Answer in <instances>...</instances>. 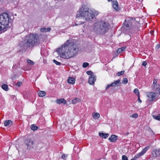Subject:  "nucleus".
<instances>
[{
  "instance_id": "obj_6",
  "label": "nucleus",
  "mask_w": 160,
  "mask_h": 160,
  "mask_svg": "<svg viewBox=\"0 0 160 160\" xmlns=\"http://www.w3.org/2000/svg\"><path fill=\"white\" fill-rule=\"evenodd\" d=\"M158 95L156 92H149L147 93V97L150 101H152L158 99Z\"/></svg>"
},
{
  "instance_id": "obj_30",
  "label": "nucleus",
  "mask_w": 160,
  "mask_h": 160,
  "mask_svg": "<svg viewBox=\"0 0 160 160\" xmlns=\"http://www.w3.org/2000/svg\"><path fill=\"white\" fill-rule=\"evenodd\" d=\"M89 65V63L86 62H84L82 64V67L84 68H86Z\"/></svg>"
},
{
  "instance_id": "obj_5",
  "label": "nucleus",
  "mask_w": 160,
  "mask_h": 160,
  "mask_svg": "<svg viewBox=\"0 0 160 160\" xmlns=\"http://www.w3.org/2000/svg\"><path fill=\"white\" fill-rule=\"evenodd\" d=\"M0 23L7 28L8 25L9 19L8 15L6 13H4L0 15Z\"/></svg>"
},
{
  "instance_id": "obj_10",
  "label": "nucleus",
  "mask_w": 160,
  "mask_h": 160,
  "mask_svg": "<svg viewBox=\"0 0 160 160\" xmlns=\"http://www.w3.org/2000/svg\"><path fill=\"white\" fill-rule=\"evenodd\" d=\"M112 6L113 8L116 11L119 10L118 3L117 1H113L112 2Z\"/></svg>"
},
{
  "instance_id": "obj_25",
  "label": "nucleus",
  "mask_w": 160,
  "mask_h": 160,
  "mask_svg": "<svg viewBox=\"0 0 160 160\" xmlns=\"http://www.w3.org/2000/svg\"><path fill=\"white\" fill-rule=\"evenodd\" d=\"M38 128V127L35 125L34 124L32 125L31 127V129L33 131L37 130Z\"/></svg>"
},
{
  "instance_id": "obj_3",
  "label": "nucleus",
  "mask_w": 160,
  "mask_h": 160,
  "mask_svg": "<svg viewBox=\"0 0 160 160\" xmlns=\"http://www.w3.org/2000/svg\"><path fill=\"white\" fill-rule=\"evenodd\" d=\"M109 26L108 23L100 21L95 23L91 27V29L97 33L102 34L108 30Z\"/></svg>"
},
{
  "instance_id": "obj_9",
  "label": "nucleus",
  "mask_w": 160,
  "mask_h": 160,
  "mask_svg": "<svg viewBox=\"0 0 160 160\" xmlns=\"http://www.w3.org/2000/svg\"><path fill=\"white\" fill-rule=\"evenodd\" d=\"M120 80H117L114 81L112 83L108 85L107 86L106 89H107L108 88H110V87H113L117 85L120 82Z\"/></svg>"
},
{
  "instance_id": "obj_23",
  "label": "nucleus",
  "mask_w": 160,
  "mask_h": 160,
  "mask_svg": "<svg viewBox=\"0 0 160 160\" xmlns=\"http://www.w3.org/2000/svg\"><path fill=\"white\" fill-rule=\"evenodd\" d=\"M153 118L155 119L160 121V114H158L157 115H152Z\"/></svg>"
},
{
  "instance_id": "obj_32",
  "label": "nucleus",
  "mask_w": 160,
  "mask_h": 160,
  "mask_svg": "<svg viewBox=\"0 0 160 160\" xmlns=\"http://www.w3.org/2000/svg\"><path fill=\"white\" fill-rule=\"evenodd\" d=\"M158 79H154L153 81V85H152V87L154 86L155 84H157V82Z\"/></svg>"
},
{
  "instance_id": "obj_2",
  "label": "nucleus",
  "mask_w": 160,
  "mask_h": 160,
  "mask_svg": "<svg viewBox=\"0 0 160 160\" xmlns=\"http://www.w3.org/2000/svg\"><path fill=\"white\" fill-rule=\"evenodd\" d=\"M78 11L79 14L77 15V17H83L86 21L91 20L94 17L93 12L86 6H83L80 8Z\"/></svg>"
},
{
  "instance_id": "obj_22",
  "label": "nucleus",
  "mask_w": 160,
  "mask_h": 160,
  "mask_svg": "<svg viewBox=\"0 0 160 160\" xmlns=\"http://www.w3.org/2000/svg\"><path fill=\"white\" fill-rule=\"evenodd\" d=\"M7 29L6 28V26H4V25H2L1 23H0V31H3V32L5 31Z\"/></svg>"
},
{
  "instance_id": "obj_7",
  "label": "nucleus",
  "mask_w": 160,
  "mask_h": 160,
  "mask_svg": "<svg viewBox=\"0 0 160 160\" xmlns=\"http://www.w3.org/2000/svg\"><path fill=\"white\" fill-rule=\"evenodd\" d=\"M149 148V146H147L145 147L138 154L136 155L133 158L134 160L140 158L141 156L144 155Z\"/></svg>"
},
{
  "instance_id": "obj_41",
  "label": "nucleus",
  "mask_w": 160,
  "mask_h": 160,
  "mask_svg": "<svg viewBox=\"0 0 160 160\" xmlns=\"http://www.w3.org/2000/svg\"><path fill=\"white\" fill-rule=\"evenodd\" d=\"M159 151L158 150H156L155 152V154L157 156H158V155H159V154H160V153H159Z\"/></svg>"
},
{
  "instance_id": "obj_21",
  "label": "nucleus",
  "mask_w": 160,
  "mask_h": 160,
  "mask_svg": "<svg viewBox=\"0 0 160 160\" xmlns=\"http://www.w3.org/2000/svg\"><path fill=\"white\" fill-rule=\"evenodd\" d=\"M80 101V100L79 98H75L72 101V103L74 104H75Z\"/></svg>"
},
{
  "instance_id": "obj_36",
  "label": "nucleus",
  "mask_w": 160,
  "mask_h": 160,
  "mask_svg": "<svg viewBox=\"0 0 160 160\" xmlns=\"http://www.w3.org/2000/svg\"><path fill=\"white\" fill-rule=\"evenodd\" d=\"M22 85V83L21 82H18L16 84L17 86H18V87H20Z\"/></svg>"
},
{
  "instance_id": "obj_46",
  "label": "nucleus",
  "mask_w": 160,
  "mask_h": 160,
  "mask_svg": "<svg viewBox=\"0 0 160 160\" xmlns=\"http://www.w3.org/2000/svg\"><path fill=\"white\" fill-rule=\"evenodd\" d=\"M76 24V25H77V24Z\"/></svg>"
},
{
  "instance_id": "obj_33",
  "label": "nucleus",
  "mask_w": 160,
  "mask_h": 160,
  "mask_svg": "<svg viewBox=\"0 0 160 160\" xmlns=\"http://www.w3.org/2000/svg\"><path fill=\"white\" fill-rule=\"evenodd\" d=\"M40 31L42 32H46V28H41L40 29Z\"/></svg>"
},
{
  "instance_id": "obj_15",
  "label": "nucleus",
  "mask_w": 160,
  "mask_h": 160,
  "mask_svg": "<svg viewBox=\"0 0 160 160\" xmlns=\"http://www.w3.org/2000/svg\"><path fill=\"white\" fill-rule=\"evenodd\" d=\"M75 82V79L73 77H69L67 80V82L68 83L71 84H73Z\"/></svg>"
},
{
  "instance_id": "obj_18",
  "label": "nucleus",
  "mask_w": 160,
  "mask_h": 160,
  "mask_svg": "<svg viewBox=\"0 0 160 160\" xmlns=\"http://www.w3.org/2000/svg\"><path fill=\"white\" fill-rule=\"evenodd\" d=\"M38 94L39 97H43L45 96L46 92L44 91H39L38 92Z\"/></svg>"
},
{
  "instance_id": "obj_31",
  "label": "nucleus",
  "mask_w": 160,
  "mask_h": 160,
  "mask_svg": "<svg viewBox=\"0 0 160 160\" xmlns=\"http://www.w3.org/2000/svg\"><path fill=\"white\" fill-rule=\"evenodd\" d=\"M53 62L55 63L57 65H61V63L58 61H57L55 59H54L53 60Z\"/></svg>"
},
{
  "instance_id": "obj_37",
  "label": "nucleus",
  "mask_w": 160,
  "mask_h": 160,
  "mask_svg": "<svg viewBox=\"0 0 160 160\" xmlns=\"http://www.w3.org/2000/svg\"><path fill=\"white\" fill-rule=\"evenodd\" d=\"M128 82V80L127 78H124L123 79V82L124 83L126 84V83H127Z\"/></svg>"
},
{
  "instance_id": "obj_12",
  "label": "nucleus",
  "mask_w": 160,
  "mask_h": 160,
  "mask_svg": "<svg viewBox=\"0 0 160 160\" xmlns=\"http://www.w3.org/2000/svg\"><path fill=\"white\" fill-rule=\"evenodd\" d=\"M25 143L28 147H31L33 144V142L31 139H29L26 141Z\"/></svg>"
},
{
  "instance_id": "obj_29",
  "label": "nucleus",
  "mask_w": 160,
  "mask_h": 160,
  "mask_svg": "<svg viewBox=\"0 0 160 160\" xmlns=\"http://www.w3.org/2000/svg\"><path fill=\"white\" fill-rule=\"evenodd\" d=\"M124 72V71H121V72H118V73L117 74V75L118 76H119L121 75H123Z\"/></svg>"
},
{
  "instance_id": "obj_34",
  "label": "nucleus",
  "mask_w": 160,
  "mask_h": 160,
  "mask_svg": "<svg viewBox=\"0 0 160 160\" xmlns=\"http://www.w3.org/2000/svg\"><path fill=\"white\" fill-rule=\"evenodd\" d=\"M122 160H128V158L125 155H123L122 156Z\"/></svg>"
},
{
  "instance_id": "obj_43",
  "label": "nucleus",
  "mask_w": 160,
  "mask_h": 160,
  "mask_svg": "<svg viewBox=\"0 0 160 160\" xmlns=\"http://www.w3.org/2000/svg\"><path fill=\"white\" fill-rule=\"evenodd\" d=\"M108 1L110 2L112 1V0H108Z\"/></svg>"
},
{
  "instance_id": "obj_35",
  "label": "nucleus",
  "mask_w": 160,
  "mask_h": 160,
  "mask_svg": "<svg viewBox=\"0 0 160 160\" xmlns=\"http://www.w3.org/2000/svg\"><path fill=\"white\" fill-rule=\"evenodd\" d=\"M67 157V155H65L64 154H63L61 157V158L64 160H66V158Z\"/></svg>"
},
{
  "instance_id": "obj_39",
  "label": "nucleus",
  "mask_w": 160,
  "mask_h": 160,
  "mask_svg": "<svg viewBox=\"0 0 160 160\" xmlns=\"http://www.w3.org/2000/svg\"><path fill=\"white\" fill-rule=\"evenodd\" d=\"M138 102L139 103H141L142 102V101L140 100V95H138Z\"/></svg>"
},
{
  "instance_id": "obj_11",
  "label": "nucleus",
  "mask_w": 160,
  "mask_h": 160,
  "mask_svg": "<svg viewBox=\"0 0 160 160\" xmlns=\"http://www.w3.org/2000/svg\"><path fill=\"white\" fill-rule=\"evenodd\" d=\"M117 137L118 136L116 135H112L109 138V140L112 142H115L117 140Z\"/></svg>"
},
{
  "instance_id": "obj_26",
  "label": "nucleus",
  "mask_w": 160,
  "mask_h": 160,
  "mask_svg": "<svg viewBox=\"0 0 160 160\" xmlns=\"http://www.w3.org/2000/svg\"><path fill=\"white\" fill-rule=\"evenodd\" d=\"M138 116L137 113H134L130 116V117L136 118L138 117Z\"/></svg>"
},
{
  "instance_id": "obj_20",
  "label": "nucleus",
  "mask_w": 160,
  "mask_h": 160,
  "mask_svg": "<svg viewBox=\"0 0 160 160\" xmlns=\"http://www.w3.org/2000/svg\"><path fill=\"white\" fill-rule=\"evenodd\" d=\"M92 115L93 118L95 119H98L100 117V114L98 113H93Z\"/></svg>"
},
{
  "instance_id": "obj_24",
  "label": "nucleus",
  "mask_w": 160,
  "mask_h": 160,
  "mask_svg": "<svg viewBox=\"0 0 160 160\" xmlns=\"http://www.w3.org/2000/svg\"><path fill=\"white\" fill-rule=\"evenodd\" d=\"M2 88L6 91H8V86L6 84H3L2 86Z\"/></svg>"
},
{
  "instance_id": "obj_42",
  "label": "nucleus",
  "mask_w": 160,
  "mask_h": 160,
  "mask_svg": "<svg viewBox=\"0 0 160 160\" xmlns=\"http://www.w3.org/2000/svg\"><path fill=\"white\" fill-rule=\"evenodd\" d=\"M51 28H48L46 29V32H49L50 31Z\"/></svg>"
},
{
  "instance_id": "obj_38",
  "label": "nucleus",
  "mask_w": 160,
  "mask_h": 160,
  "mask_svg": "<svg viewBox=\"0 0 160 160\" xmlns=\"http://www.w3.org/2000/svg\"><path fill=\"white\" fill-rule=\"evenodd\" d=\"M87 74L88 75H92V72L91 71H88L86 72Z\"/></svg>"
},
{
  "instance_id": "obj_40",
  "label": "nucleus",
  "mask_w": 160,
  "mask_h": 160,
  "mask_svg": "<svg viewBox=\"0 0 160 160\" xmlns=\"http://www.w3.org/2000/svg\"><path fill=\"white\" fill-rule=\"evenodd\" d=\"M147 63L146 62H143L142 63V65L144 66H145L147 65Z\"/></svg>"
},
{
  "instance_id": "obj_28",
  "label": "nucleus",
  "mask_w": 160,
  "mask_h": 160,
  "mask_svg": "<svg viewBox=\"0 0 160 160\" xmlns=\"http://www.w3.org/2000/svg\"><path fill=\"white\" fill-rule=\"evenodd\" d=\"M27 62L28 64L31 65H33L35 64L34 62L33 61L29 59H28L27 60Z\"/></svg>"
},
{
  "instance_id": "obj_44",
  "label": "nucleus",
  "mask_w": 160,
  "mask_h": 160,
  "mask_svg": "<svg viewBox=\"0 0 160 160\" xmlns=\"http://www.w3.org/2000/svg\"><path fill=\"white\" fill-rule=\"evenodd\" d=\"M131 160H134L133 159V158H132V159H131Z\"/></svg>"
},
{
  "instance_id": "obj_27",
  "label": "nucleus",
  "mask_w": 160,
  "mask_h": 160,
  "mask_svg": "<svg viewBox=\"0 0 160 160\" xmlns=\"http://www.w3.org/2000/svg\"><path fill=\"white\" fill-rule=\"evenodd\" d=\"M133 92L137 94L138 96V95H140L139 91V90L138 88L135 89L133 91Z\"/></svg>"
},
{
  "instance_id": "obj_14",
  "label": "nucleus",
  "mask_w": 160,
  "mask_h": 160,
  "mask_svg": "<svg viewBox=\"0 0 160 160\" xmlns=\"http://www.w3.org/2000/svg\"><path fill=\"white\" fill-rule=\"evenodd\" d=\"M4 126L6 127H10L12 125V121L10 120L5 121L4 123Z\"/></svg>"
},
{
  "instance_id": "obj_45",
  "label": "nucleus",
  "mask_w": 160,
  "mask_h": 160,
  "mask_svg": "<svg viewBox=\"0 0 160 160\" xmlns=\"http://www.w3.org/2000/svg\"><path fill=\"white\" fill-rule=\"evenodd\" d=\"M159 95H160V91L159 92Z\"/></svg>"
},
{
  "instance_id": "obj_8",
  "label": "nucleus",
  "mask_w": 160,
  "mask_h": 160,
  "mask_svg": "<svg viewBox=\"0 0 160 160\" xmlns=\"http://www.w3.org/2000/svg\"><path fill=\"white\" fill-rule=\"evenodd\" d=\"M96 80V76L94 75H91L89 78L88 82L90 84H92L94 83Z\"/></svg>"
},
{
  "instance_id": "obj_19",
  "label": "nucleus",
  "mask_w": 160,
  "mask_h": 160,
  "mask_svg": "<svg viewBox=\"0 0 160 160\" xmlns=\"http://www.w3.org/2000/svg\"><path fill=\"white\" fill-rule=\"evenodd\" d=\"M126 48V47H124L120 48H119L117 50V52L118 53H120L123 52Z\"/></svg>"
},
{
  "instance_id": "obj_13",
  "label": "nucleus",
  "mask_w": 160,
  "mask_h": 160,
  "mask_svg": "<svg viewBox=\"0 0 160 160\" xmlns=\"http://www.w3.org/2000/svg\"><path fill=\"white\" fill-rule=\"evenodd\" d=\"M56 102L58 104H60L61 103L66 104L67 103V101L64 98H60L57 99L56 100Z\"/></svg>"
},
{
  "instance_id": "obj_1",
  "label": "nucleus",
  "mask_w": 160,
  "mask_h": 160,
  "mask_svg": "<svg viewBox=\"0 0 160 160\" xmlns=\"http://www.w3.org/2000/svg\"><path fill=\"white\" fill-rule=\"evenodd\" d=\"M79 51L78 46L72 42L67 40L60 48L57 52L59 53L61 57L66 59H69L76 55Z\"/></svg>"
},
{
  "instance_id": "obj_4",
  "label": "nucleus",
  "mask_w": 160,
  "mask_h": 160,
  "mask_svg": "<svg viewBox=\"0 0 160 160\" xmlns=\"http://www.w3.org/2000/svg\"><path fill=\"white\" fill-rule=\"evenodd\" d=\"M39 38V36L37 34L30 33L26 36V42L24 45V46L29 48L38 45L40 43Z\"/></svg>"
},
{
  "instance_id": "obj_17",
  "label": "nucleus",
  "mask_w": 160,
  "mask_h": 160,
  "mask_svg": "<svg viewBox=\"0 0 160 160\" xmlns=\"http://www.w3.org/2000/svg\"><path fill=\"white\" fill-rule=\"evenodd\" d=\"M99 136L102 138H107L109 135V134L108 133H103L99 132Z\"/></svg>"
},
{
  "instance_id": "obj_16",
  "label": "nucleus",
  "mask_w": 160,
  "mask_h": 160,
  "mask_svg": "<svg viewBox=\"0 0 160 160\" xmlns=\"http://www.w3.org/2000/svg\"><path fill=\"white\" fill-rule=\"evenodd\" d=\"M152 89L153 90L155 91H160V84H155L153 87H152Z\"/></svg>"
}]
</instances>
